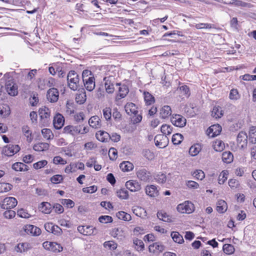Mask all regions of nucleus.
Instances as JSON below:
<instances>
[{
  "label": "nucleus",
  "mask_w": 256,
  "mask_h": 256,
  "mask_svg": "<svg viewBox=\"0 0 256 256\" xmlns=\"http://www.w3.org/2000/svg\"><path fill=\"white\" fill-rule=\"evenodd\" d=\"M89 130L88 127L82 125L77 126H67L63 129V133L65 134H70L73 136L78 134H85Z\"/></svg>",
  "instance_id": "f257e3e1"
},
{
  "label": "nucleus",
  "mask_w": 256,
  "mask_h": 256,
  "mask_svg": "<svg viewBox=\"0 0 256 256\" xmlns=\"http://www.w3.org/2000/svg\"><path fill=\"white\" fill-rule=\"evenodd\" d=\"M68 86L72 90H76L80 86V76L74 70H70L67 75Z\"/></svg>",
  "instance_id": "f03ea898"
},
{
  "label": "nucleus",
  "mask_w": 256,
  "mask_h": 256,
  "mask_svg": "<svg viewBox=\"0 0 256 256\" xmlns=\"http://www.w3.org/2000/svg\"><path fill=\"white\" fill-rule=\"evenodd\" d=\"M177 210L180 213L191 214L194 210V206L189 201H186L177 206Z\"/></svg>",
  "instance_id": "7ed1b4c3"
},
{
  "label": "nucleus",
  "mask_w": 256,
  "mask_h": 256,
  "mask_svg": "<svg viewBox=\"0 0 256 256\" xmlns=\"http://www.w3.org/2000/svg\"><path fill=\"white\" fill-rule=\"evenodd\" d=\"M43 247L46 250L54 252H59L63 250V248L60 244L55 242H45L42 244Z\"/></svg>",
  "instance_id": "20e7f679"
},
{
  "label": "nucleus",
  "mask_w": 256,
  "mask_h": 256,
  "mask_svg": "<svg viewBox=\"0 0 256 256\" xmlns=\"http://www.w3.org/2000/svg\"><path fill=\"white\" fill-rule=\"evenodd\" d=\"M18 204L17 200L14 197L6 198L0 204V208L2 209L10 210L14 208Z\"/></svg>",
  "instance_id": "39448f33"
},
{
  "label": "nucleus",
  "mask_w": 256,
  "mask_h": 256,
  "mask_svg": "<svg viewBox=\"0 0 256 256\" xmlns=\"http://www.w3.org/2000/svg\"><path fill=\"white\" fill-rule=\"evenodd\" d=\"M20 150V147L18 145L10 144L3 148L2 153L5 156H11L18 152Z\"/></svg>",
  "instance_id": "423d86ee"
},
{
  "label": "nucleus",
  "mask_w": 256,
  "mask_h": 256,
  "mask_svg": "<svg viewBox=\"0 0 256 256\" xmlns=\"http://www.w3.org/2000/svg\"><path fill=\"white\" fill-rule=\"evenodd\" d=\"M248 135L244 132H240L237 136V144L241 149H244L247 147Z\"/></svg>",
  "instance_id": "0eeeda50"
},
{
  "label": "nucleus",
  "mask_w": 256,
  "mask_h": 256,
  "mask_svg": "<svg viewBox=\"0 0 256 256\" xmlns=\"http://www.w3.org/2000/svg\"><path fill=\"white\" fill-rule=\"evenodd\" d=\"M78 230L84 236H91L97 233L96 228L92 226H80L78 227Z\"/></svg>",
  "instance_id": "6e6552de"
},
{
  "label": "nucleus",
  "mask_w": 256,
  "mask_h": 256,
  "mask_svg": "<svg viewBox=\"0 0 256 256\" xmlns=\"http://www.w3.org/2000/svg\"><path fill=\"white\" fill-rule=\"evenodd\" d=\"M154 140L156 146L160 148H164L168 146V139L166 136L157 134Z\"/></svg>",
  "instance_id": "1a4fd4ad"
},
{
  "label": "nucleus",
  "mask_w": 256,
  "mask_h": 256,
  "mask_svg": "<svg viewBox=\"0 0 256 256\" xmlns=\"http://www.w3.org/2000/svg\"><path fill=\"white\" fill-rule=\"evenodd\" d=\"M172 123L177 127L182 128L186 123V119L180 114H174L171 118Z\"/></svg>",
  "instance_id": "9d476101"
},
{
  "label": "nucleus",
  "mask_w": 256,
  "mask_h": 256,
  "mask_svg": "<svg viewBox=\"0 0 256 256\" xmlns=\"http://www.w3.org/2000/svg\"><path fill=\"white\" fill-rule=\"evenodd\" d=\"M6 90L8 94L12 96H16L18 94V86L12 80L6 82Z\"/></svg>",
  "instance_id": "9b49d317"
},
{
  "label": "nucleus",
  "mask_w": 256,
  "mask_h": 256,
  "mask_svg": "<svg viewBox=\"0 0 256 256\" xmlns=\"http://www.w3.org/2000/svg\"><path fill=\"white\" fill-rule=\"evenodd\" d=\"M59 97V92L56 88L49 89L46 94V98L50 102H55L58 101Z\"/></svg>",
  "instance_id": "f8f14e48"
},
{
  "label": "nucleus",
  "mask_w": 256,
  "mask_h": 256,
  "mask_svg": "<svg viewBox=\"0 0 256 256\" xmlns=\"http://www.w3.org/2000/svg\"><path fill=\"white\" fill-rule=\"evenodd\" d=\"M114 78L112 76L105 77L104 78V80L105 82V89L106 92L108 94H112L114 90Z\"/></svg>",
  "instance_id": "ddd939ff"
},
{
  "label": "nucleus",
  "mask_w": 256,
  "mask_h": 256,
  "mask_svg": "<svg viewBox=\"0 0 256 256\" xmlns=\"http://www.w3.org/2000/svg\"><path fill=\"white\" fill-rule=\"evenodd\" d=\"M24 230L28 234L32 236H39L41 234V230L40 228L32 224H27L24 228Z\"/></svg>",
  "instance_id": "4468645a"
},
{
  "label": "nucleus",
  "mask_w": 256,
  "mask_h": 256,
  "mask_svg": "<svg viewBox=\"0 0 256 256\" xmlns=\"http://www.w3.org/2000/svg\"><path fill=\"white\" fill-rule=\"evenodd\" d=\"M136 176L140 180L146 182L150 180V173L148 172L146 169L142 168L137 170Z\"/></svg>",
  "instance_id": "2eb2a0df"
},
{
  "label": "nucleus",
  "mask_w": 256,
  "mask_h": 256,
  "mask_svg": "<svg viewBox=\"0 0 256 256\" xmlns=\"http://www.w3.org/2000/svg\"><path fill=\"white\" fill-rule=\"evenodd\" d=\"M64 116L60 114H58L54 118L53 124L55 128L59 130L64 124Z\"/></svg>",
  "instance_id": "dca6fc26"
},
{
  "label": "nucleus",
  "mask_w": 256,
  "mask_h": 256,
  "mask_svg": "<svg viewBox=\"0 0 256 256\" xmlns=\"http://www.w3.org/2000/svg\"><path fill=\"white\" fill-rule=\"evenodd\" d=\"M126 188L132 192L138 191L141 188L140 185L138 182L132 180L126 182Z\"/></svg>",
  "instance_id": "f3484780"
},
{
  "label": "nucleus",
  "mask_w": 256,
  "mask_h": 256,
  "mask_svg": "<svg viewBox=\"0 0 256 256\" xmlns=\"http://www.w3.org/2000/svg\"><path fill=\"white\" fill-rule=\"evenodd\" d=\"M38 112L41 119L44 120V122H48L50 114L49 108L44 106L40 108Z\"/></svg>",
  "instance_id": "a211bd4d"
},
{
  "label": "nucleus",
  "mask_w": 256,
  "mask_h": 256,
  "mask_svg": "<svg viewBox=\"0 0 256 256\" xmlns=\"http://www.w3.org/2000/svg\"><path fill=\"white\" fill-rule=\"evenodd\" d=\"M83 82L87 90L91 92L94 88L95 82L93 76L88 77V79H84Z\"/></svg>",
  "instance_id": "6ab92c4d"
},
{
  "label": "nucleus",
  "mask_w": 256,
  "mask_h": 256,
  "mask_svg": "<svg viewBox=\"0 0 256 256\" xmlns=\"http://www.w3.org/2000/svg\"><path fill=\"white\" fill-rule=\"evenodd\" d=\"M226 2V4H232L238 7L250 8L253 6L251 4L246 2L240 0H231L230 1Z\"/></svg>",
  "instance_id": "aec40b11"
},
{
  "label": "nucleus",
  "mask_w": 256,
  "mask_h": 256,
  "mask_svg": "<svg viewBox=\"0 0 256 256\" xmlns=\"http://www.w3.org/2000/svg\"><path fill=\"white\" fill-rule=\"evenodd\" d=\"M146 193L149 196L155 198L158 195V190L156 186L154 185L148 186L145 188Z\"/></svg>",
  "instance_id": "412c9836"
},
{
  "label": "nucleus",
  "mask_w": 256,
  "mask_h": 256,
  "mask_svg": "<svg viewBox=\"0 0 256 256\" xmlns=\"http://www.w3.org/2000/svg\"><path fill=\"white\" fill-rule=\"evenodd\" d=\"M125 110L128 115L137 114L138 112L136 104L132 102L127 103L124 106Z\"/></svg>",
  "instance_id": "4be33fe9"
},
{
  "label": "nucleus",
  "mask_w": 256,
  "mask_h": 256,
  "mask_svg": "<svg viewBox=\"0 0 256 256\" xmlns=\"http://www.w3.org/2000/svg\"><path fill=\"white\" fill-rule=\"evenodd\" d=\"M78 94H77L76 97V102L80 104H83L86 100V96L85 90L84 88L78 90Z\"/></svg>",
  "instance_id": "5701e85b"
},
{
  "label": "nucleus",
  "mask_w": 256,
  "mask_h": 256,
  "mask_svg": "<svg viewBox=\"0 0 256 256\" xmlns=\"http://www.w3.org/2000/svg\"><path fill=\"white\" fill-rule=\"evenodd\" d=\"M172 114L171 108L168 106H164L160 110V116L162 118L165 119Z\"/></svg>",
  "instance_id": "b1692460"
},
{
  "label": "nucleus",
  "mask_w": 256,
  "mask_h": 256,
  "mask_svg": "<svg viewBox=\"0 0 256 256\" xmlns=\"http://www.w3.org/2000/svg\"><path fill=\"white\" fill-rule=\"evenodd\" d=\"M96 138L102 142H107L110 140V134L104 131H98L96 134Z\"/></svg>",
  "instance_id": "393cba45"
},
{
  "label": "nucleus",
  "mask_w": 256,
  "mask_h": 256,
  "mask_svg": "<svg viewBox=\"0 0 256 256\" xmlns=\"http://www.w3.org/2000/svg\"><path fill=\"white\" fill-rule=\"evenodd\" d=\"M221 130L222 128L219 125H213L208 130V135L210 136L214 137L220 134Z\"/></svg>",
  "instance_id": "a878e982"
},
{
  "label": "nucleus",
  "mask_w": 256,
  "mask_h": 256,
  "mask_svg": "<svg viewBox=\"0 0 256 256\" xmlns=\"http://www.w3.org/2000/svg\"><path fill=\"white\" fill-rule=\"evenodd\" d=\"M100 119L98 116H95L91 117L89 120L88 124L90 126L95 128H99L100 126Z\"/></svg>",
  "instance_id": "bb28decb"
},
{
  "label": "nucleus",
  "mask_w": 256,
  "mask_h": 256,
  "mask_svg": "<svg viewBox=\"0 0 256 256\" xmlns=\"http://www.w3.org/2000/svg\"><path fill=\"white\" fill-rule=\"evenodd\" d=\"M150 252H156V251L162 252L164 250V246L159 242H155L149 246Z\"/></svg>",
  "instance_id": "cd10ccee"
},
{
  "label": "nucleus",
  "mask_w": 256,
  "mask_h": 256,
  "mask_svg": "<svg viewBox=\"0 0 256 256\" xmlns=\"http://www.w3.org/2000/svg\"><path fill=\"white\" fill-rule=\"evenodd\" d=\"M12 168L16 171L26 172L28 170V167L27 165L22 162H17L14 164L12 166Z\"/></svg>",
  "instance_id": "c85d7f7f"
},
{
  "label": "nucleus",
  "mask_w": 256,
  "mask_h": 256,
  "mask_svg": "<svg viewBox=\"0 0 256 256\" xmlns=\"http://www.w3.org/2000/svg\"><path fill=\"white\" fill-rule=\"evenodd\" d=\"M39 208L42 212L48 214H50L52 211V206L49 202H42L41 203Z\"/></svg>",
  "instance_id": "c756f323"
},
{
  "label": "nucleus",
  "mask_w": 256,
  "mask_h": 256,
  "mask_svg": "<svg viewBox=\"0 0 256 256\" xmlns=\"http://www.w3.org/2000/svg\"><path fill=\"white\" fill-rule=\"evenodd\" d=\"M49 147L50 145L48 143L40 142L35 144L33 146V148L34 150L37 152H42L48 150Z\"/></svg>",
  "instance_id": "7c9ffc66"
},
{
  "label": "nucleus",
  "mask_w": 256,
  "mask_h": 256,
  "mask_svg": "<svg viewBox=\"0 0 256 256\" xmlns=\"http://www.w3.org/2000/svg\"><path fill=\"white\" fill-rule=\"evenodd\" d=\"M228 208L227 204L226 202L222 200H218L217 202L216 210L219 213L224 212Z\"/></svg>",
  "instance_id": "2f4dec72"
},
{
  "label": "nucleus",
  "mask_w": 256,
  "mask_h": 256,
  "mask_svg": "<svg viewBox=\"0 0 256 256\" xmlns=\"http://www.w3.org/2000/svg\"><path fill=\"white\" fill-rule=\"evenodd\" d=\"M234 156L230 152H225L222 154V161L226 164H230L232 162Z\"/></svg>",
  "instance_id": "473e14b6"
},
{
  "label": "nucleus",
  "mask_w": 256,
  "mask_h": 256,
  "mask_svg": "<svg viewBox=\"0 0 256 256\" xmlns=\"http://www.w3.org/2000/svg\"><path fill=\"white\" fill-rule=\"evenodd\" d=\"M171 236L176 242L182 244L184 242V240L182 236H181L178 232H172L171 234Z\"/></svg>",
  "instance_id": "72a5a7b5"
},
{
  "label": "nucleus",
  "mask_w": 256,
  "mask_h": 256,
  "mask_svg": "<svg viewBox=\"0 0 256 256\" xmlns=\"http://www.w3.org/2000/svg\"><path fill=\"white\" fill-rule=\"evenodd\" d=\"M212 116L216 118H221L223 116L221 108L219 106H214L212 112Z\"/></svg>",
  "instance_id": "f704fd0d"
},
{
  "label": "nucleus",
  "mask_w": 256,
  "mask_h": 256,
  "mask_svg": "<svg viewBox=\"0 0 256 256\" xmlns=\"http://www.w3.org/2000/svg\"><path fill=\"white\" fill-rule=\"evenodd\" d=\"M116 216L120 220L124 221H130L132 219L131 216L130 214L123 211L118 212L116 213Z\"/></svg>",
  "instance_id": "c9c22d12"
},
{
  "label": "nucleus",
  "mask_w": 256,
  "mask_h": 256,
  "mask_svg": "<svg viewBox=\"0 0 256 256\" xmlns=\"http://www.w3.org/2000/svg\"><path fill=\"white\" fill-rule=\"evenodd\" d=\"M120 168L124 172H129L133 169L134 166L129 162H123L120 164Z\"/></svg>",
  "instance_id": "e433bc0d"
},
{
  "label": "nucleus",
  "mask_w": 256,
  "mask_h": 256,
  "mask_svg": "<svg viewBox=\"0 0 256 256\" xmlns=\"http://www.w3.org/2000/svg\"><path fill=\"white\" fill-rule=\"evenodd\" d=\"M122 233L121 228H114L112 230L110 234L114 238H119L122 236Z\"/></svg>",
  "instance_id": "4c0bfd02"
},
{
  "label": "nucleus",
  "mask_w": 256,
  "mask_h": 256,
  "mask_svg": "<svg viewBox=\"0 0 256 256\" xmlns=\"http://www.w3.org/2000/svg\"><path fill=\"white\" fill-rule=\"evenodd\" d=\"M144 99L147 105H150L154 102V98L148 92H144Z\"/></svg>",
  "instance_id": "58836bf2"
},
{
  "label": "nucleus",
  "mask_w": 256,
  "mask_h": 256,
  "mask_svg": "<svg viewBox=\"0 0 256 256\" xmlns=\"http://www.w3.org/2000/svg\"><path fill=\"white\" fill-rule=\"evenodd\" d=\"M157 216L160 220H162L164 222H170L172 221L170 216L165 212H158Z\"/></svg>",
  "instance_id": "ea45409f"
},
{
  "label": "nucleus",
  "mask_w": 256,
  "mask_h": 256,
  "mask_svg": "<svg viewBox=\"0 0 256 256\" xmlns=\"http://www.w3.org/2000/svg\"><path fill=\"white\" fill-rule=\"evenodd\" d=\"M213 147L216 151L221 152L224 148V144L220 140H216L215 141Z\"/></svg>",
  "instance_id": "a19ab883"
},
{
  "label": "nucleus",
  "mask_w": 256,
  "mask_h": 256,
  "mask_svg": "<svg viewBox=\"0 0 256 256\" xmlns=\"http://www.w3.org/2000/svg\"><path fill=\"white\" fill-rule=\"evenodd\" d=\"M223 250L227 254H232L234 252V246L231 244H224L223 246Z\"/></svg>",
  "instance_id": "79ce46f5"
},
{
  "label": "nucleus",
  "mask_w": 256,
  "mask_h": 256,
  "mask_svg": "<svg viewBox=\"0 0 256 256\" xmlns=\"http://www.w3.org/2000/svg\"><path fill=\"white\" fill-rule=\"evenodd\" d=\"M116 196L120 199H128V192L124 188H122L116 192Z\"/></svg>",
  "instance_id": "37998d69"
},
{
  "label": "nucleus",
  "mask_w": 256,
  "mask_h": 256,
  "mask_svg": "<svg viewBox=\"0 0 256 256\" xmlns=\"http://www.w3.org/2000/svg\"><path fill=\"white\" fill-rule=\"evenodd\" d=\"M228 172L227 170H223L219 175L218 178V182L220 184H222L228 179Z\"/></svg>",
  "instance_id": "c03bdc74"
},
{
  "label": "nucleus",
  "mask_w": 256,
  "mask_h": 256,
  "mask_svg": "<svg viewBox=\"0 0 256 256\" xmlns=\"http://www.w3.org/2000/svg\"><path fill=\"white\" fill-rule=\"evenodd\" d=\"M160 130L164 136L169 135L172 132V128L168 124H162Z\"/></svg>",
  "instance_id": "a18cd8bd"
},
{
  "label": "nucleus",
  "mask_w": 256,
  "mask_h": 256,
  "mask_svg": "<svg viewBox=\"0 0 256 256\" xmlns=\"http://www.w3.org/2000/svg\"><path fill=\"white\" fill-rule=\"evenodd\" d=\"M183 140V136L180 134H175L172 136V142L175 144H179Z\"/></svg>",
  "instance_id": "49530a36"
},
{
  "label": "nucleus",
  "mask_w": 256,
  "mask_h": 256,
  "mask_svg": "<svg viewBox=\"0 0 256 256\" xmlns=\"http://www.w3.org/2000/svg\"><path fill=\"white\" fill-rule=\"evenodd\" d=\"M128 92V90L125 85H122L118 88V95L121 98H124Z\"/></svg>",
  "instance_id": "de8ad7c7"
},
{
  "label": "nucleus",
  "mask_w": 256,
  "mask_h": 256,
  "mask_svg": "<svg viewBox=\"0 0 256 256\" xmlns=\"http://www.w3.org/2000/svg\"><path fill=\"white\" fill-rule=\"evenodd\" d=\"M22 131L24 134V135L27 138V141L28 142H30L32 140L31 135L32 132L29 130V128L27 126H24L22 128Z\"/></svg>",
  "instance_id": "09e8293b"
},
{
  "label": "nucleus",
  "mask_w": 256,
  "mask_h": 256,
  "mask_svg": "<svg viewBox=\"0 0 256 256\" xmlns=\"http://www.w3.org/2000/svg\"><path fill=\"white\" fill-rule=\"evenodd\" d=\"M240 98L238 90L236 89L232 88L230 90L229 94V98L232 100H238Z\"/></svg>",
  "instance_id": "8fccbe9b"
},
{
  "label": "nucleus",
  "mask_w": 256,
  "mask_h": 256,
  "mask_svg": "<svg viewBox=\"0 0 256 256\" xmlns=\"http://www.w3.org/2000/svg\"><path fill=\"white\" fill-rule=\"evenodd\" d=\"M104 246L110 250H114L117 248L118 244L114 241H106L104 243Z\"/></svg>",
  "instance_id": "3c124183"
},
{
  "label": "nucleus",
  "mask_w": 256,
  "mask_h": 256,
  "mask_svg": "<svg viewBox=\"0 0 256 256\" xmlns=\"http://www.w3.org/2000/svg\"><path fill=\"white\" fill-rule=\"evenodd\" d=\"M42 134L44 138L46 140H50L51 136H54L52 130L48 128H44L42 130Z\"/></svg>",
  "instance_id": "603ef678"
},
{
  "label": "nucleus",
  "mask_w": 256,
  "mask_h": 256,
  "mask_svg": "<svg viewBox=\"0 0 256 256\" xmlns=\"http://www.w3.org/2000/svg\"><path fill=\"white\" fill-rule=\"evenodd\" d=\"M200 150V148L198 144L192 146L190 148L189 152L192 156H195L199 153Z\"/></svg>",
  "instance_id": "864d4df0"
},
{
  "label": "nucleus",
  "mask_w": 256,
  "mask_h": 256,
  "mask_svg": "<svg viewBox=\"0 0 256 256\" xmlns=\"http://www.w3.org/2000/svg\"><path fill=\"white\" fill-rule=\"evenodd\" d=\"M180 90L182 92V96H184L186 98H188L190 94L189 88L186 85L180 86Z\"/></svg>",
  "instance_id": "5fc2aeb1"
},
{
  "label": "nucleus",
  "mask_w": 256,
  "mask_h": 256,
  "mask_svg": "<svg viewBox=\"0 0 256 256\" xmlns=\"http://www.w3.org/2000/svg\"><path fill=\"white\" fill-rule=\"evenodd\" d=\"M249 140L252 144L256 143V129L252 128L249 132Z\"/></svg>",
  "instance_id": "6e6d98bb"
},
{
  "label": "nucleus",
  "mask_w": 256,
  "mask_h": 256,
  "mask_svg": "<svg viewBox=\"0 0 256 256\" xmlns=\"http://www.w3.org/2000/svg\"><path fill=\"white\" fill-rule=\"evenodd\" d=\"M12 185L8 183L0 184V192H8L12 189Z\"/></svg>",
  "instance_id": "4d7b16f0"
},
{
  "label": "nucleus",
  "mask_w": 256,
  "mask_h": 256,
  "mask_svg": "<svg viewBox=\"0 0 256 256\" xmlns=\"http://www.w3.org/2000/svg\"><path fill=\"white\" fill-rule=\"evenodd\" d=\"M99 222L101 223L107 224L112 222V218L109 216H102L98 218Z\"/></svg>",
  "instance_id": "13d9d810"
},
{
  "label": "nucleus",
  "mask_w": 256,
  "mask_h": 256,
  "mask_svg": "<svg viewBox=\"0 0 256 256\" xmlns=\"http://www.w3.org/2000/svg\"><path fill=\"white\" fill-rule=\"evenodd\" d=\"M103 115L106 120H110L112 118V110L110 108H106L103 110Z\"/></svg>",
  "instance_id": "bf43d9fd"
},
{
  "label": "nucleus",
  "mask_w": 256,
  "mask_h": 256,
  "mask_svg": "<svg viewBox=\"0 0 256 256\" xmlns=\"http://www.w3.org/2000/svg\"><path fill=\"white\" fill-rule=\"evenodd\" d=\"M193 176L198 180H202L204 178L205 174L202 170H198L194 172Z\"/></svg>",
  "instance_id": "052dcab7"
},
{
  "label": "nucleus",
  "mask_w": 256,
  "mask_h": 256,
  "mask_svg": "<svg viewBox=\"0 0 256 256\" xmlns=\"http://www.w3.org/2000/svg\"><path fill=\"white\" fill-rule=\"evenodd\" d=\"M134 244L137 246L136 248L138 251H141L144 248V244L142 240L136 238L134 240Z\"/></svg>",
  "instance_id": "680f3d73"
},
{
  "label": "nucleus",
  "mask_w": 256,
  "mask_h": 256,
  "mask_svg": "<svg viewBox=\"0 0 256 256\" xmlns=\"http://www.w3.org/2000/svg\"><path fill=\"white\" fill-rule=\"evenodd\" d=\"M48 164V162L46 160H40L33 164V166L35 169H39L44 167Z\"/></svg>",
  "instance_id": "e2e57ef3"
},
{
  "label": "nucleus",
  "mask_w": 256,
  "mask_h": 256,
  "mask_svg": "<svg viewBox=\"0 0 256 256\" xmlns=\"http://www.w3.org/2000/svg\"><path fill=\"white\" fill-rule=\"evenodd\" d=\"M53 162L56 164H65L67 163L66 161L60 156H56L54 158Z\"/></svg>",
  "instance_id": "0e129e2a"
},
{
  "label": "nucleus",
  "mask_w": 256,
  "mask_h": 256,
  "mask_svg": "<svg viewBox=\"0 0 256 256\" xmlns=\"http://www.w3.org/2000/svg\"><path fill=\"white\" fill-rule=\"evenodd\" d=\"M117 150L116 148H110L108 152V155L110 160H115L117 158Z\"/></svg>",
  "instance_id": "69168bd1"
},
{
  "label": "nucleus",
  "mask_w": 256,
  "mask_h": 256,
  "mask_svg": "<svg viewBox=\"0 0 256 256\" xmlns=\"http://www.w3.org/2000/svg\"><path fill=\"white\" fill-rule=\"evenodd\" d=\"M144 156L148 160H152L154 158V154L151 152L149 150H143Z\"/></svg>",
  "instance_id": "338daca9"
},
{
  "label": "nucleus",
  "mask_w": 256,
  "mask_h": 256,
  "mask_svg": "<svg viewBox=\"0 0 256 256\" xmlns=\"http://www.w3.org/2000/svg\"><path fill=\"white\" fill-rule=\"evenodd\" d=\"M155 180L158 182L160 184H163L166 182V175L163 174H158L156 176Z\"/></svg>",
  "instance_id": "774afa93"
}]
</instances>
